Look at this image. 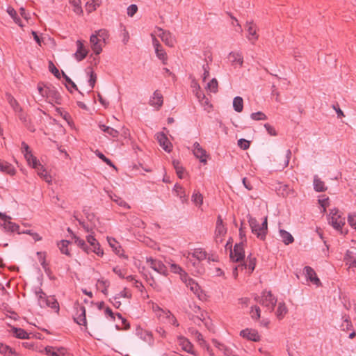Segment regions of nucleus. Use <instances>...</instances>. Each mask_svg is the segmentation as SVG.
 Returning a JSON list of instances; mask_svg holds the SVG:
<instances>
[{
	"label": "nucleus",
	"mask_w": 356,
	"mask_h": 356,
	"mask_svg": "<svg viewBox=\"0 0 356 356\" xmlns=\"http://www.w3.org/2000/svg\"><path fill=\"white\" fill-rule=\"evenodd\" d=\"M36 295L40 307H50L55 309L56 312H58L59 305L54 297H47L41 289L36 292Z\"/></svg>",
	"instance_id": "nucleus-1"
},
{
	"label": "nucleus",
	"mask_w": 356,
	"mask_h": 356,
	"mask_svg": "<svg viewBox=\"0 0 356 356\" xmlns=\"http://www.w3.org/2000/svg\"><path fill=\"white\" fill-rule=\"evenodd\" d=\"M254 299L270 312L274 310L277 303V299L273 296L271 291H264L261 297L257 296Z\"/></svg>",
	"instance_id": "nucleus-2"
},
{
	"label": "nucleus",
	"mask_w": 356,
	"mask_h": 356,
	"mask_svg": "<svg viewBox=\"0 0 356 356\" xmlns=\"http://www.w3.org/2000/svg\"><path fill=\"white\" fill-rule=\"evenodd\" d=\"M328 219L329 223L336 229L341 230L342 227L345 225V217L342 216L337 209H334L330 211ZM341 233H343L341 231Z\"/></svg>",
	"instance_id": "nucleus-3"
},
{
	"label": "nucleus",
	"mask_w": 356,
	"mask_h": 356,
	"mask_svg": "<svg viewBox=\"0 0 356 356\" xmlns=\"http://www.w3.org/2000/svg\"><path fill=\"white\" fill-rule=\"evenodd\" d=\"M44 97L49 99V102L51 104H61L62 97L59 92L57 90L56 87L51 84L45 86V94Z\"/></svg>",
	"instance_id": "nucleus-4"
},
{
	"label": "nucleus",
	"mask_w": 356,
	"mask_h": 356,
	"mask_svg": "<svg viewBox=\"0 0 356 356\" xmlns=\"http://www.w3.org/2000/svg\"><path fill=\"white\" fill-rule=\"evenodd\" d=\"M230 259L234 262H239L242 261L245 259V252L243 249V242H241L239 243H236L234 249L230 250V254H229Z\"/></svg>",
	"instance_id": "nucleus-5"
},
{
	"label": "nucleus",
	"mask_w": 356,
	"mask_h": 356,
	"mask_svg": "<svg viewBox=\"0 0 356 356\" xmlns=\"http://www.w3.org/2000/svg\"><path fill=\"white\" fill-rule=\"evenodd\" d=\"M147 262L149 264L150 267L157 273L163 275H168V269L167 267L164 265V264L157 259H154L152 257H147Z\"/></svg>",
	"instance_id": "nucleus-6"
},
{
	"label": "nucleus",
	"mask_w": 356,
	"mask_h": 356,
	"mask_svg": "<svg viewBox=\"0 0 356 356\" xmlns=\"http://www.w3.org/2000/svg\"><path fill=\"white\" fill-rule=\"evenodd\" d=\"M303 274L305 275L306 280L307 282H312L313 284L316 286H321V282L319 278L317 277V275L315 270L310 266H305L303 268Z\"/></svg>",
	"instance_id": "nucleus-7"
},
{
	"label": "nucleus",
	"mask_w": 356,
	"mask_h": 356,
	"mask_svg": "<svg viewBox=\"0 0 356 356\" xmlns=\"http://www.w3.org/2000/svg\"><path fill=\"white\" fill-rule=\"evenodd\" d=\"M152 36V44L155 49V53L157 58L161 60L163 64L165 65L167 63V54L165 51L162 48L161 44L159 41L153 35Z\"/></svg>",
	"instance_id": "nucleus-8"
},
{
	"label": "nucleus",
	"mask_w": 356,
	"mask_h": 356,
	"mask_svg": "<svg viewBox=\"0 0 356 356\" xmlns=\"http://www.w3.org/2000/svg\"><path fill=\"white\" fill-rule=\"evenodd\" d=\"M11 220V217L8 216L2 220V222H0V227H2L3 231L6 233H17L19 229V226L15 222H12Z\"/></svg>",
	"instance_id": "nucleus-9"
},
{
	"label": "nucleus",
	"mask_w": 356,
	"mask_h": 356,
	"mask_svg": "<svg viewBox=\"0 0 356 356\" xmlns=\"http://www.w3.org/2000/svg\"><path fill=\"white\" fill-rule=\"evenodd\" d=\"M191 257L194 259H190V261L192 262L193 266H197L200 261L207 258V253L201 248H196L191 253Z\"/></svg>",
	"instance_id": "nucleus-10"
},
{
	"label": "nucleus",
	"mask_w": 356,
	"mask_h": 356,
	"mask_svg": "<svg viewBox=\"0 0 356 356\" xmlns=\"http://www.w3.org/2000/svg\"><path fill=\"white\" fill-rule=\"evenodd\" d=\"M76 314L75 316L74 317V321L80 325H84L86 326L87 321H86V308L83 305H79L76 307Z\"/></svg>",
	"instance_id": "nucleus-11"
},
{
	"label": "nucleus",
	"mask_w": 356,
	"mask_h": 356,
	"mask_svg": "<svg viewBox=\"0 0 356 356\" xmlns=\"http://www.w3.org/2000/svg\"><path fill=\"white\" fill-rule=\"evenodd\" d=\"M160 33L159 36L161 38V40L168 46L173 47L175 42V39L172 36V33L170 31H165L161 28H158Z\"/></svg>",
	"instance_id": "nucleus-12"
},
{
	"label": "nucleus",
	"mask_w": 356,
	"mask_h": 356,
	"mask_svg": "<svg viewBox=\"0 0 356 356\" xmlns=\"http://www.w3.org/2000/svg\"><path fill=\"white\" fill-rule=\"evenodd\" d=\"M240 336L252 341H259L260 336L256 330L244 329L240 332Z\"/></svg>",
	"instance_id": "nucleus-13"
},
{
	"label": "nucleus",
	"mask_w": 356,
	"mask_h": 356,
	"mask_svg": "<svg viewBox=\"0 0 356 356\" xmlns=\"http://www.w3.org/2000/svg\"><path fill=\"white\" fill-rule=\"evenodd\" d=\"M177 341H178V343L180 346H181V348L188 353H191L193 355H196L197 353L194 350V348H193V345L191 343V341L186 339V337H179L177 338Z\"/></svg>",
	"instance_id": "nucleus-14"
},
{
	"label": "nucleus",
	"mask_w": 356,
	"mask_h": 356,
	"mask_svg": "<svg viewBox=\"0 0 356 356\" xmlns=\"http://www.w3.org/2000/svg\"><path fill=\"white\" fill-rule=\"evenodd\" d=\"M156 139L160 145V146L167 152H170L172 151V144L169 141L166 135L162 132L158 133L156 134Z\"/></svg>",
	"instance_id": "nucleus-15"
},
{
	"label": "nucleus",
	"mask_w": 356,
	"mask_h": 356,
	"mask_svg": "<svg viewBox=\"0 0 356 356\" xmlns=\"http://www.w3.org/2000/svg\"><path fill=\"white\" fill-rule=\"evenodd\" d=\"M193 154L196 158L199 159L201 163H207V152L200 146L197 142H195L193 144Z\"/></svg>",
	"instance_id": "nucleus-16"
},
{
	"label": "nucleus",
	"mask_w": 356,
	"mask_h": 356,
	"mask_svg": "<svg viewBox=\"0 0 356 356\" xmlns=\"http://www.w3.org/2000/svg\"><path fill=\"white\" fill-rule=\"evenodd\" d=\"M15 113L17 115L19 120L30 131H35L34 126L32 124L30 118L26 113L23 111L22 108H21L20 111H18L17 113Z\"/></svg>",
	"instance_id": "nucleus-17"
},
{
	"label": "nucleus",
	"mask_w": 356,
	"mask_h": 356,
	"mask_svg": "<svg viewBox=\"0 0 356 356\" xmlns=\"http://www.w3.org/2000/svg\"><path fill=\"white\" fill-rule=\"evenodd\" d=\"M91 48L96 55H99L102 51L101 39H99L95 33L91 35L90 38Z\"/></svg>",
	"instance_id": "nucleus-18"
},
{
	"label": "nucleus",
	"mask_w": 356,
	"mask_h": 356,
	"mask_svg": "<svg viewBox=\"0 0 356 356\" xmlns=\"http://www.w3.org/2000/svg\"><path fill=\"white\" fill-rule=\"evenodd\" d=\"M247 31L248 33V35L247 36L249 40H253V42L258 40L259 35L257 33V26L254 24L252 21L247 22L246 23Z\"/></svg>",
	"instance_id": "nucleus-19"
},
{
	"label": "nucleus",
	"mask_w": 356,
	"mask_h": 356,
	"mask_svg": "<svg viewBox=\"0 0 356 356\" xmlns=\"http://www.w3.org/2000/svg\"><path fill=\"white\" fill-rule=\"evenodd\" d=\"M229 60L231 62L232 65L236 66L239 65L241 67L243 63V56L240 52L232 51L229 54Z\"/></svg>",
	"instance_id": "nucleus-20"
},
{
	"label": "nucleus",
	"mask_w": 356,
	"mask_h": 356,
	"mask_svg": "<svg viewBox=\"0 0 356 356\" xmlns=\"http://www.w3.org/2000/svg\"><path fill=\"white\" fill-rule=\"evenodd\" d=\"M77 50L74 54V56L78 61L83 60L87 54L88 50L84 47L83 42L81 40L76 41Z\"/></svg>",
	"instance_id": "nucleus-21"
},
{
	"label": "nucleus",
	"mask_w": 356,
	"mask_h": 356,
	"mask_svg": "<svg viewBox=\"0 0 356 356\" xmlns=\"http://www.w3.org/2000/svg\"><path fill=\"white\" fill-rule=\"evenodd\" d=\"M256 262H257V259L255 257H252L250 255H249L248 257H247V263H243V264H239V267L241 268V270H243L245 268H248V270H250V274H251L254 268H255V266H256Z\"/></svg>",
	"instance_id": "nucleus-22"
},
{
	"label": "nucleus",
	"mask_w": 356,
	"mask_h": 356,
	"mask_svg": "<svg viewBox=\"0 0 356 356\" xmlns=\"http://www.w3.org/2000/svg\"><path fill=\"white\" fill-rule=\"evenodd\" d=\"M163 95L159 90H155L153 97L149 100L150 105L160 108L163 103Z\"/></svg>",
	"instance_id": "nucleus-23"
},
{
	"label": "nucleus",
	"mask_w": 356,
	"mask_h": 356,
	"mask_svg": "<svg viewBox=\"0 0 356 356\" xmlns=\"http://www.w3.org/2000/svg\"><path fill=\"white\" fill-rule=\"evenodd\" d=\"M247 218L248 220L249 225L251 228L252 233L255 234L257 236V237L258 238V233L260 232L259 223L258 222V221L257 220V219L255 218H253L250 214L248 215Z\"/></svg>",
	"instance_id": "nucleus-24"
},
{
	"label": "nucleus",
	"mask_w": 356,
	"mask_h": 356,
	"mask_svg": "<svg viewBox=\"0 0 356 356\" xmlns=\"http://www.w3.org/2000/svg\"><path fill=\"white\" fill-rule=\"evenodd\" d=\"M6 99L10 106L12 107L15 113H17L21 111L22 107L20 106L18 102L15 99V98L10 94L7 92L6 94Z\"/></svg>",
	"instance_id": "nucleus-25"
},
{
	"label": "nucleus",
	"mask_w": 356,
	"mask_h": 356,
	"mask_svg": "<svg viewBox=\"0 0 356 356\" xmlns=\"http://www.w3.org/2000/svg\"><path fill=\"white\" fill-rule=\"evenodd\" d=\"M0 170L10 175H14L16 172L15 168L9 163L0 160Z\"/></svg>",
	"instance_id": "nucleus-26"
},
{
	"label": "nucleus",
	"mask_w": 356,
	"mask_h": 356,
	"mask_svg": "<svg viewBox=\"0 0 356 356\" xmlns=\"http://www.w3.org/2000/svg\"><path fill=\"white\" fill-rule=\"evenodd\" d=\"M260 232L258 233V238L261 241H264L266 239L267 233H268V218L266 216L264 218L262 223L259 227Z\"/></svg>",
	"instance_id": "nucleus-27"
},
{
	"label": "nucleus",
	"mask_w": 356,
	"mask_h": 356,
	"mask_svg": "<svg viewBox=\"0 0 356 356\" xmlns=\"http://www.w3.org/2000/svg\"><path fill=\"white\" fill-rule=\"evenodd\" d=\"M314 188L316 192H324L327 190L324 181H323L317 175L314 177Z\"/></svg>",
	"instance_id": "nucleus-28"
},
{
	"label": "nucleus",
	"mask_w": 356,
	"mask_h": 356,
	"mask_svg": "<svg viewBox=\"0 0 356 356\" xmlns=\"http://www.w3.org/2000/svg\"><path fill=\"white\" fill-rule=\"evenodd\" d=\"M280 235L282 242L285 245H289L294 241L293 236L289 232L284 229H280Z\"/></svg>",
	"instance_id": "nucleus-29"
},
{
	"label": "nucleus",
	"mask_w": 356,
	"mask_h": 356,
	"mask_svg": "<svg viewBox=\"0 0 356 356\" xmlns=\"http://www.w3.org/2000/svg\"><path fill=\"white\" fill-rule=\"evenodd\" d=\"M11 331L15 337L18 339H25L29 338V334L22 328L12 327Z\"/></svg>",
	"instance_id": "nucleus-30"
},
{
	"label": "nucleus",
	"mask_w": 356,
	"mask_h": 356,
	"mask_svg": "<svg viewBox=\"0 0 356 356\" xmlns=\"http://www.w3.org/2000/svg\"><path fill=\"white\" fill-rule=\"evenodd\" d=\"M71 243L70 241L61 240L58 243L57 245L62 254H64L68 257H71V254L68 249V245Z\"/></svg>",
	"instance_id": "nucleus-31"
},
{
	"label": "nucleus",
	"mask_w": 356,
	"mask_h": 356,
	"mask_svg": "<svg viewBox=\"0 0 356 356\" xmlns=\"http://www.w3.org/2000/svg\"><path fill=\"white\" fill-rule=\"evenodd\" d=\"M28 163L32 166L34 169H39L40 168L41 169L43 168V165L40 164V163L38 161L37 158L34 156L32 154H28L26 157H25Z\"/></svg>",
	"instance_id": "nucleus-32"
},
{
	"label": "nucleus",
	"mask_w": 356,
	"mask_h": 356,
	"mask_svg": "<svg viewBox=\"0 0 356 356\" xmlns=\"http://www.w3.org/2000/svg\"><path fill=\"white\" fill-rule=\"evenodd\" d=\"M74 243L86 253L90 252L91 247L87 245L84 240L74 234Z\"/></svg>",
	"instance_id": "nucleus-33"
},
{
	"label": "nucleus",
	"mask_w": 356,
	"mask_h": 356,
	"mask_svg": "<svg viewBox=\"0 0 356 356\" xmlns=\"http://www.w3.org/2000/svg\"><path fill=\"white\" fill-rule=\"evenodd\" d=\"M99 127L103 132L110 135L113 138H117L119 136L118 131L111 127L105 124H99Z\"/></svg>",
	"instance_id": "nucleus-34"
},
{
	"label": "nucleus",
	"mask_w": 356,
	"mask_h": 356,
	"mask_svg": "<svg viewBox=\"0 0 356 356\" xmlns=\"http://www.w3.org/2000/svg\"><path fill=\"white\" fill-rule=\"evenodd\" d=\"M173 190L176 193V195L179 197L182 202H184L187 200L185 190L181 185L176 184L174 186Z\"/></svg>",
	"instance_id": "nucleus-35"
},
{
	"label": "nucleus",
	"mask_w": 356,
	"mask_h": 356,
	"mask_svg": "<svg viewBox=\"0 0 356 356\" xmlns=\"http://www.w3.org/2000/svg\"><path fill=\"white\" fill-rule=\"evenodd\" d=\"M344 260L346 261V264L350 265V267H356V259L354 257V254L350 250H347L345 256Z\"/></svg>",
	"instance_id": "nucleus-36"
},
{
	"label": "nucleus",
	"mask_w": 356,
	"mask_h": 356,
	"mask_svg": "<svg viewBox=\"0 0 356 356\" xmlns=\"http://www.w3.org/2000/svg\"><path fill=\"white\" fill-rule=\"evenodd\" d=\"M233 107L235 111L240 113L243 108V98L237 96L233 99Z\"/></svg>",
	"instance_id": "nucleus-37"
},
{
	"label": "nucleus",
	"mask_w": 356,
	"mask_h": 356,
	"mask_svg": "<svg viewBox=\"0 0 356 356\" xmlns=\"http://www.w3.org/2000/svg\"><path fill=\"white\" fill-rule=\"evenodd\" d=\"M288 309L284 302H280L276 311V316L279 319L284 318L285 314L287 313Z\"/></svg>",
	"instance_id": "nucleus-38"
},
{
	"label": "nucleus",
	"mask_w": 356,
	"mask_h": 356,
	"mask_svg": "<svg viewBox=\"0 0 356 356\" xmlns=\"http://www.w3.org/2000/svg\"><path fill=\"white\" fill-rule=\"evenodd\" d=\"M108 242L110 246L112 248L113 250L115 252V254L120 256L121 251H122V250L121 249V247L118 245V243L115 241V239L113 238L108 237Z\"/></svg>",
	"instance_id": "nucleus-39"
},
{
	"label": "nucleus",
	"mask_w": 356,
	"mask_h": 356,
	"mask_svg": "<svg viewBox=\"0 0 356 356\" xmlns=\"http://www.w3.org/2000/svg\"><path fill=\"white\" fill-rule=\"evenodd\" d=\"M69 3L73 6V11L79 15L83 14V9L81 6V0H69Z\"/></svg>",
	"instance_id": "nucleus-40"
},
{
	"label": "nucleus",
	"mask_w": 356,
	"mask_h": 356,
	"mask_svg": "<svg viewBox=\"0 0 356 356\" xmlns=\"http://www.w3.org/2000/svg\"><path fill=\"white\" fill-rule=\"evenodd\" d=\"M184 282L187 286H189L191 290L193 292H197L199 289V285L191 277H188L187 275H185Z\"/></svg>",
	"instance_id": "nucleus-41"
},
{
	"label": "nucleus",
	"mask_w": 356,
	"mask_h": 356,
	"mask_svg": "<svg viewBox=\"0 0 356 356\" xmlns=\"http://www.w3.org/2000/svg\"><path fill=\"white\" fill-rule=\"evenodd\" d=\"M110 197H111V199L115 202L117 204H118L119 206L122 207H124L125 209H129V204L122 199L120 197L113 194V195H110Z\"/></svg>",
	"instance_id": "nucleus-42"
},
{
	"label": "nucleus",
	"mask_w": 356,
	"mask_h": 356,
	"mask_svg": "<svg viewBox=\"0 0 356 356\" xmlns=\"http://www.w3.org/2000/svg\"><path fill=\"white\" fill-rule=\"evenodd\" d=\"M173 166L176 170V173L179 178L182 179L183 175L184 172V169L181 165L180 162L177 160H174L172 161Z\"/></svg>",
	"instance_id": "nucleus-43"
},
{
	"label": "nucleus",
	"mask_w": 356,
	"mask_h": 356,
	"mask_svg": "<svg viewBox=\"0 0 356 356\" xmlns=\"http://www.w3.org/2000/svg\"><path fill=\"white\" fill-rule=\"evenodd\" d=\"M97 286L101 289V291L104 294L107 295L108 293V288L109 286V282L107 280H99L97 281Z\"/></svg>",
	"instance_id": "nucleus-44"
},
{
	"label": "nucleus",
	"mask_w": 356,
	"mask_h": 356,
	"mask_svg": "<svg viewBox=\"0 0 356 356\" xmlns=\"http://www.w3.org/2000/svg\"><path fill=\"white\" fill-rule=\"evenodd\" d=\"M36 170L38 172V175L41 178H42L46 182H47L48 184L51 183V177L45 171V169L44 168L42 169L39 168V169H36Z\"/></svg>",
	"instance_id": "nucleus-45"
},
{
	"label": "nucleus",
	"mask_w": 356,
	"mask_h": 356,
	"mask_svg": "<svg viewBox=\"0 0 356 356\" xmlns=\"http://www.w3.org/2000/svg\"><path fill=\"white\" fill-rule=\"evenodd\" d=\"M99 0H92L91 2H87L86 5V10L88 13L95 11L97 7L99 6L98 3Z\"/></svg>",
	"instance_id": "nucleus-46"
},
{
	"label": "nucleus",
	"mask_w": 356,
	"mask_h": 356,
	"mask_svg": "<svg viewBox=\"0 0 356 356\" xmlns=\"http://www.w3.org/2000/svg\"><path fill=\"white\" fill-rule=\"evenodd\" d=\"M218 83L216 78H213L208 83H207V89L210 90V92L216 93L218 92Z\"/></svg>",
	"instance_id": "nucleus-47"
},
{
	"label": "nucleus",
	"mask_w": 356,
	"mask_h": 356,
	"mask_svg": "<svg viewBox=\"0 0 356 356\" xmlns=\"http://www.w3.org/2000/svg\"><path fill=\"white\" fill-rule=\"evenodd\" d=\"M192 201L197 206H200L203 202V197L202 195L200 192H194L192 195Z\"/></svg>",
	"instance_id": "nucleus-48"
},
{
	"label": "nucleus",
	"mask_w": 356,
	"mask_h": 356,
	"mask_svg": "<svg viewBox=\"0 0 356 356\" xmlns=\"http://www.w3.org/2000/svg\"><path fill=\"white\" fill-rule=\"evenodd\" d=\"M344 320L341 325V327L343 330H352L353 324L350 320L349 316H344Z\"/></svg>",
	"instance_id": "nucleus-49"
},
{
	"label": "nucleus",
	"mask_w": 356,
	"mask_h": 356,
	"mask_svg": "<svg viewBox=\"0 0 356 356\" xmlns=\"http://www.w3.org/2000/svg\"><path fill=\"white\" fill-rule=\"evenodd\" d=\"M140 331L141 338L145 341H146L149 344H151L153 343L152 334L150 332H149L147 331H143L142 330H140Z\"/></svg>",
	"instance_id": "nucleus-50"
},
{
	"label": "nucleus",
	"mask_w": 356,
	"mask_h": 356,
	"mask_svg": "<svg viewBox=\"0 0 356 356\" xmlns=\"http://www.w3.org/2000/svg\"><path fill=\"white\" fill-rule=\"evenodd\" d=\"M95 33L97 35L99 39H101V41H103V43H105L106 40L108 38V32L105 29L96 31Z\"/></svg>",
	"instance_id": "nucleus-51"
},
{
	"label": "nucleus",
	"mask_w": 356,
	"mask_h": 356,
	"mask_svg": "<svg viewBox=\"0 0 356 356\" xmlns=\"http://www.w3.org/2000/svg\"><path fill=\"white\" fill-rule=\"evenodd\" d=\"M131 292L127 289L124 288L123 291H120L119 293L116 294L114 297V300H118L120 298H131Z\"/></svg>",
	"instance_id": "nucleus-52"
},
{
	"label": "nucleus",
	"mask_w": 356,
	"mask_h": 356,
	"mask_svg": "<svg viewBox=\"0 0 356 356\" xmlns=\"http://www.w3.org/2000/svg\"><path fill=\"white\" fill-rule=\"evenodd\" d=\"M49 70L57 79H60V71L51 60L49 61Z\"/></svg>",
	"instance_id": "nucleus-53"
},
{
	"label": "nucleus",
	"mask_w": 356,
	"mask_h": 356,
	"mask_svg": "<svg viewBox=\"0 0 356 356\" xmlns=\"http://www.w3.org/2000/svg\"><path fill=\"white\" fill-rule=\"evenodd\" d=\"M37 256L41 266L46 270L48 264L46 262L45 252H38Z\"/></svg>",
	"instance_id": "nucleus-54"
},
{
	"label": "nucleus",
	"mask_w": 356,
	"mask_h": 356,
	"mask_svg": "<svg viewBox=\"0 0 356 356\" xmlns=\"http://www.w3.org/2000/svg\"><path fill=\"white\" fill-rule=\"evenodd\" d=\"M253 120H265L267 119V116L261 111L252 113L250 115Z\"/></svg>",
	"instance_id": "nucleus-55"
},
{
	"label": "nucleus",
	"mask_w": 356,
	"mask_h": 356,
	"mask_svg": "<svg viewBox=\"0 0 356 356\" xmlns=\"http://www.w3.org/2000/svg\"><path fill=\"white\" fill-rule=\"evenodd\" d=\"M96 155L100 159H102L105 163H106L108 165H109L111 167L115 168L113 163L112 162V161L111 159H109L108 158H107L103 153L97 151L96 153Z\"/></svg>",
	"instance_id": "nucleus-56"
},
{
	"label": "nucleus",
	"mask_w": 356,
	"mask_h": 356,
	"mask_svg": "<svg viewBox=\"0 0 356 356\" xmlns=\"http://www.w3.org/2000/svg\"><path fill=\"white\" fill-rule=\"evenodd\" d=\"M261 310L258 306L251 307L250 315L252 318L257 320L260 318Z\"/></svg>",
	"instance_id": "nucleus-57"
},
{
	"label": "nucleus",
	"mask_w": 356,
	"mask_h": 356,
	"mask_svg": "<svg viewBox=\"0 0 356 356\" xmlns=\"http://www.w3.org/2000/svg\"><path fill=\"white\" fill-rule=\"evenodd\" d=\"M238 145L243 150H246L250 147V141L241 138L238 140Z\"/></svg>",
	"instance_id": "nucleus-58"
},
{
	"label": "nucleus",
	"mask_w": 356,
	"mask_h": 356,
	"mask_svg": "<svg viewBox=\"0 0 356 356\" xmlns=\"http://www.w3.org/2000/svg\"><path fill=\"white\" fill-rule=\"evenodd\" d=\"M61 73L66 83H68L72 88L79 91L78 88L76 85L74 83V82L63 71H62Z\"/></svg>",
	"instance_id": "nucleus-59"
},
{
	"label": "nucleus",
	"mask_w": 356,
	"mask_h": 356,
	"mask_svg": "<svg viewBox=\"0 0 356 356\" xmlns=\"http://www.w3.org/2000/svg\"><path fill=\"white\" fill-rule=\"evenodd\" d=\"M96 81H97V74L94 72V71L92 70V71H90V78L88 80L89 85H90L91 89H92L94 88Z\"/></svg>",
	"instance_id": "nucleus-60"
},
{
	"label": "nucleus",
	"mask_w": 356,
	"mask_h": 356,
	"mask_svg": "<svg viewBox=\"0 0 356 356\" xmlns=\"http://www.w3.org/2000/svg\"><path fill=\"white\" fill-rule=\"evenodd\" d=\"M45 353L48 356H60L58 350L56 351L54 348L51 346H47L45 348Z\"/></svg>",
	"instance_id": "nucleus-61"
},
{
	"label": "nucleus",
	"mask_w": 356,
	"mask_h": 356,
	"mask_svg": "<svg viewBox=\"0 0 356 356\" xmlns=\"http://www.w3.org/2000/svg\"><path fill=\"white\" fill-rule=\"evenodd\" d=\"M138 11V6L136 4H131L127 8V15L133 17Z\"/></svg>",
	"instance_id": "nucleus-62"
},
{
	"label": "nucleus",
	"mask_w": 356,
	"mask_h": 356,
	"mask_svg": "<svg viewBox=\"0 0 356 356\" xmlns=\"http://www.w3.org/2000/svg\"><path fill=\"white\" fill-rule=\"evenodd\" d=\"M264 127L266 128V130L267 131L268 134H270V136H275L277 135V133L275 131V128L268 123L265 124Z\"/></svg>",
	"instance_id": "nucleus-63"
},
{
	"label": "nucleus",
	"mask_w": 356,
	"mask_h": 356,
	"mask_svg": "<svg viewBox=\"0 0 356 356\" xmlns=\"http://www.w3.org/2000/svg\"><path fill=\"white\" fill-rule=\"evenodd\" d=\"M348 222L353 228L356 229V214L348 215Z\"/></svg>",
	"instance_id": "nucleus-64"
}]
</instances>
